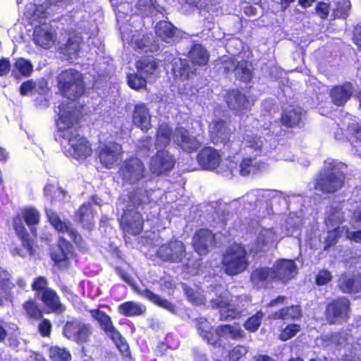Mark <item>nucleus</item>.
I'll return each mask as SVG.
<instances>
[{
	"instance_id": "e2e57ef3",
	"label": "nucleus",
	"mask_w": 361,
	"mask_h": 361,
	"mask_svg": "<svg viewBox=\"0 0 361 361\" xmlns=\"http://www.w3.org/2000/svg\"><path fill=\"white\" fill-rule=\"evenodd\" d=\"M350 7L351 4L349 0H340L337 3L334 14L338 18H345L348 16Z\"/></svg>"
},
{
	"instance_id": "423d86ee",
	"label": "nucleus",
	"mask_w": 361,
	"mask_h": 361,
	"mask_svg": "<svg viewBox=\"0 0 361 361\" xmlns=\"http://www.w3.org/2000/svg\"><path fill=\"white\" fill-rule=\"evenodd\" d=\"M223 267L226 274L235 275L245 271L248 266L246 251L239 244L229 247L222 259Z\"/></svg>"
},
{
	"instance_id": "f03ea898",
	"label": "nucleus",
	"mask_w": 361,
	"mask_h": 361,
	"mask_svg": "<svg viewBox=\"0 0 361 361\" xmlns=\"http://www.w3.org/2000/svg\"><path fill=\"white\" fill-rule=\"evenodd\" d=\"M183 288L188 300L196 305L203 304L205 300H209L212 307L220 310L222 320L240 317L250 302V298L246 295L235 298L231 296L230 293L221 285L212 288L207 297L199 292H195L185 284H183Z\"/></svg>"
},
{
	"instance_id": "a18cd8bd",
	"label": "nucleus",
	"mask_w": 361,
	"mask_h": 361,
	"mask_svg": "<svg viewBox=\"0 0 361 361\" xmlns=\"http://www.w3.org/2000/svg\"><path fill=\"white\" fill-rule=\"evenodd\" d=\"M142 294L145 298L156 305L161 307L171 313L176 312L175 306L171 302L168 301L166 299L161 298L159 295L154 294L151 290L146 289L142 293Z\"/></svg>"
},
{
	"instance_id": "0eeeda50",
	"label": "nucleus",
	"mask_w": 361,
	"mask_h": 361,
	"mask_svg": "<svg viewBox=\"0 0 361 361\" xmlns=\"http://www.w3.org/2000/svg\"><path fill=\"white\" fill-rule=\"evenodd\" d=\"M209 133L212 142L222 145L225 151L238 154L240 151V142L230 139V130L222 120H215L209 125Z\"/></svg>"
},
{
	"instance_id": "39448f33",
	"label": "nucleus",
	"mask_w": 361,
	"mask_h": 361,
	"mask_svg": "<svg viewBox=\"0 0 361 361\" xmlns=\"http://www.w3.org/2000/svg\"><path fill=\"white\" fill-rule=\"evenodd\" d=\"M345 165L333 159L325 161V172L317 180L315 188L324 192H334L340 189L344 180Z\"/></svg>"
},
{
	"instance_id": "0e129e2a",
	"label": "nucleus",
	"mask_w": 361,
	"mask_h": 361,
	"mask_svg": "<svg viewBox=\"0 0 361 361\" xmlns=\"http://www.w3.org/2000/svg\"><path fill=\"white\" fill-rule=\"evenodd\" d=\"M300 331V326L298 324H289L282 331L279 338L282 341H287L295 336Z\"/></svg>"
},
{
	"instance_id": "ddd939ff",
	"label": "nucleus",
	"mask_w": 361,
	"mask_h": 361,
	"mask_svg": "<svg viewBox=\"0 0 361 361\" xmlns=\"http://www.w3.org/2000/svg\"><path fill=\"white\" fill-rule=\"evenodd\" d=\"M63 335L68 339L78 343H84L92 334L91 327L80 321L68 322L63 331Z\"/></svg>"
},
{
	"instance_id": "7c9ffc66",
	"label": "nucleus",
	"mask_w": 361,
	"mask_h": 361,
	"mask_svg": "<svg viewBox=\"0 0 361 361\" xmlns=\"http://www.w3.org/2000/svg\"><path fill=\"white\" fill-rule=\"evenodd\" d=\"M245 336V332L240 326L238 325H222L219 326L216 330L215 338H217L220 345L219 338H232L239 340Z\"/></svg>"
},
{
	"instance_id": "69168bd1",
	"label": "nucleus",
	"mask_w": 361,
	"mask_h": 361,
	"mask_svg": "<svg viewBox=\"0 0 361 361\" xmlns=\"http://www.w3.org/2000/svg\"><path fill=\"white\" fill-rule=\"evenodd\" d=\"M349 135H351L352 137L361 142V125L354 123L348 124L347 134L345 137L346 139L351 140L352 137H350Z\"/></svg>"
},
{
	"instance_id": "bb28decb",
	"label": "nucleus",
	"mask_w": 361,
	"mask_h": 361,
	"mask_svg": "<svg viewBox=\"0 0 361 361\" xmlns=\"http://www.w3.org/2000/svg\"><path fill=\"white\" fill-rule=\"evenodd\" d=\"M251 282L257 288L267 287L271 282L276 281V275L272 268H258L252 271Z\"/></svg>"
},
{
	"instance_id": "58836bf2",
	"label": "nucleus",
	"mask_w": 361,
	"mask_h": 361,
	"mask_svg": "<svg viewBox=\"0 0 361 361\" xmlns=\"http://www.w3.org/2000/svg\"><path fill=\"white\" fill-rule=\"evenodd\" d=\"M172 130L167 123H161L157 130L156 147L157 149L166 147L171 139Z\"/></svg>"
},
{
	"instance_id": "7ed1b4c3",
	"label": "nucleus",
	"mask_w": 361,
	"mask_h": 361,
	"mask_svg": "<svg viewBox=\"0 0 361 361\" xmlns=\"http://www.w3.org/2000/svg\"><path fill=\"white\" fill-rule=\"evenodd\" d=\"M300 218L293 214L290 215L281 226L277 224L268 226L264 222L259 224L255 231L256 242L252 251L257 252L268 250L286 236L298 237L300 234Z\"/></svg>"
},
{
	"instance_id": "ea45409f",
	"label": "nucleus",
	"mask_w": 361,
	"mask_h": 361,
	"mask_svg": "<svg viewBox=\"0 0 361 361\" xmlns=\"http://www.w3.org/2000/svg\"><path fill=\"white\" fill-rule=\"evenodd\" d=\"M189 58L195 65H205L209 60L207 50L200 44L194 45L189 52Z\"/></svg>"
},
{
	"instance_id": "b1692460",
	"label": "nucleus",
	"mask_w": 361,
	"mask_h": 361,
	"mask_svg": "<svg viewBox=\"0 0 361 361\" xmlns=\"http://www.w3.org/2000/svg\"><path fill=\"white\" fill-rule=\"evenodd\" d=\"M224 68L226 72L234 71L235 77L245 82L250 81L252 78V67L250 64L245 61H242L235 64L233 59L225 61Z\"/></svg>"
},
{
	"instance_id": "5fc2aeb1",
	"label": "nucleus",
	"mask_w": 361,
	"mask_h": 361,
	"mask_svg": "<svg viewBox=\"0 0 361 361\" xmlns=\"http://www.w3.org/2000/svg\"><path fill=\"white\" fill-rule=\"evenodd\" d=\"M149 192L145 191L144 194L141 193V192L131 194L128 197L130 204L129 207L131 206L137 207L142 204H145L147 202H150L151 200Z\"/></svg>"
},
{
	"instance_id": "37998d69",
	"label": "nucleus",
	"mask_w": 361,
	"mask_h": 361,
	"mask_svg": "<svg viewBox=\"0 0 361 361\" xmlns=\"http://www.w3.org/2000/svg\"><path fill=\"white\" fill-rule=\"evenodd\" d=\"M173 70L175 77L182 80L189 78L195 73L194 68L188 64L185 60L181 59L174 62Z\"/></svg>"
},
{
	"instance_id": "9b49d317",
	"label": "nucleus",
	"mask_w": 361,
	"mask_h": 361,
	"mask_svg": "<svg viewBox=\"0 0 361 361\" xmlns=\"http://www.w3.org/2000/svg\"><path fill=\"white\" fill-rule=\"evenodd\" d=\"M157 252L163 261L177 263L185 257V247L182 241L174 240L161 245Z\"/></svg>"
},
{
	"instance_id": "4c0bfd02",
	"label": "nucleus",
	"mask_w": 361,
	"mask_h": 361,
	"mask_svg": "<svg viewBox=\"0 0 361 361\" xmlns=\"http://www.w3.org/2000/svg\"><path fill=\"white\" fill-rule=\"evenodd\" d=\"M263 168V164L255 158H244L240 164L239 172L241 176L253 174Z\"/></svg>"
},
{
	"instance_id": "774afa93",
	"label": "nucleus",
	"mask_w": 361,
	"mask_h": 361,
	"mask_svg": "<svg viewBox=\"0 0 361 361\" xmlns=\"http://www.w3.org/2000/svg\"><path fill=\"white\" fill-rule=\"evenodd\" d=\"M47 281L46 278L39 276L35 279L32 284V289L37 291L38 293H43L44 290L47 289Z\"/></svg>"
},
{
	"instance_id": "8fccbe9b",
	"label": "nucleus",
	"mask_w": 361,
	"mask_h": 361,
	"mask_svg": "<svg viewBox=\"0 0 361 361\" xmlns=\"http://www.w3.org/2000/svg\"><path fill=\"white\" fill-rule=\"evenodd\" d=\"M338 336H334L332 339L334 341L336 342L338 345H343L344 343L345 348L350 350V347H352V350L355 351H359L361 350V338L358 341L356 344H353L352 343L353 338L351 336H348L347 334H342L339 335V338H337Z\"/></svg>"
},
{
	"instance_id": "dca6fc26",
	"label": "nucleus",
	"mask_w": 361,
	"mask_h": 361,
	"mask_svg": "<svg viewBox=\"0 0 361 361\" xmlns=\"http://www.w3.org/2000/svg\"><path fill=\"white\" fill-rule=\"evenodd\" d=\"M173 140L176 145L186 152L197 151L201 143L196 137L190 135L188 131L183 128H177L173 133Z\"/></svg>"
},
{
	"instance_id": "6e6d98bb",
	"label": "nucleus",
	"mask_w": 361,
	"mask_h": 361,
	"mask_svg": "<svg viewBox=\"0 0 361 361\" xmlns=\"http://www.w3.org/2000/svg\"><path fill=\"white\" fill-rule=\"evenodd\" d=\"M264 316V314L262 311L257 312L245 322L244 327L249 331H256L259 327Z\"/></svg>"
},
{
	"instance_id": "79ce46f5",
	"label": "nucleus",
	"mask_w": 361,
	"mask_h": 361,
	"mask_svg": "<svg viewBox=\"0 0 361 361\" xmlns=\"http://www.w3.org/2000/svg\"><path fill=\"white\" fill-rule=\"evenodd\" d=\"M343 219V213L338 207L328 208L325 217L326 226L330 228L341 227L340 225Z\"/></svg>"
},
{
	"instance_id": "aec40b11",
	"label": "nucleus",
	"mask_w": 361,
	"mask_h": 361,
	"mask_svg": "<svg viewBox=\"0 0 361 361\" xmlns=\"http://www.w3.org/2000/svg\"><path fill=\"white\" fill-rule=\"evenodd\" d=\"M272 270L276 275V281H288L298 274L297 267L293 260L280 259L274 265Z\"/></svg>"
},
{
	"instance_id": "de8ad7c7",
	"label": "nucleus",
	"mask_w": 361,
	"mask_h": 361,
	"mask_svg": "<svg viewBox=\"0 0 361 361\" xmlns=\"http://www.w3.org/2000/svg\"><path fill=\"white\" fill-rule=\"evenodd\" d=\"M301 316V310L299 306H290L281 309L274 315V319L283 320L297 319Z\"/></svg>"
},
{
	"instance_id": "473e14b6",
	"label": "nucleus",
	"mask_w": 361,
	"mask_h": 361,
	"mask_svg": "<svg viewBox=\"0 0 361 361\" xmlns=\"http://www.w3.org/2000/svg\"><path fill=\"white\" fill-rule=\"evenodd\" d=\"M303 110L300 107H290L284 110L281 116L282 123L287 127H294L302 120Z\"/></svg>"
},
{
	"instance_id": "f8f14e48",
	"label": "nucleus",
	"mask_w": 361,
	"mask_h": 361,
	"mask_svg": "<svg viewBox=\"0 0 361 361\" xmlns=\"http://www.w3.org/2000/svg\"><path fill=\"white\" fill-rule=\"evenodd\" d=\"M254 97L238 90L230 91L226 97V102L229 109L238 115L250 110L254 104Z\"/></svg>"
},
{
	"instance_id": "4d7b16f0",
	"label": "nucleus",
	"mask_w": 361,
	"mask_h": 361,
	"mask_svg": "<svg viewBox=\"0 0 361 361\" xmlns=\"http://www.w3.org/2000/svg\"><path fill=\"white\" fill-rule=\"evenodd\" d=\"M23 219L26 224L31 227L37 224L39 221V212L32 207L25 208L23 211Z\"/></svg>"
},
{
	"instance_id": "c03bdc74",
	"label": "nucleus",
	"mask_w": 361,
	"mask_h": 361,
	"mask_svg": "<svg viewBox=\"0 0 361 361\" xmlns=\"http://www.w3.org/2000/svg\"><path fill=\"white\" fill-rule=\"evenodd\" d=\"M145 310L144 305L134 302H126L118 306V312L127 317L141 315Z\"/></svg>"
},
{
	"instance_id": "2eb2a0df",
	"label": "nucleus",
	"mask_w": 361,
	"mask_h": 361,
	"mask_svg": "<svg viewBox=\"0 0 361 361\" xmlns=\"http://www.w3.org/2000/svg\"><path fill=\"white\" fill-rule=\"evenodd\" d=\"M173 157L166 150H158L149 163V169L152 173L160 175L171 170L174 166Z\"/></svg>"
},
{
	"instance_id": "f3484780",
	"label": "nucleus",
	"mask_w": 361,
	"mask_h": 361,
	"mask_svg": "<svg viewBox=\"0 0 361 361\" xmlns=\"http://www.w3.org/2000/svg\"><path fill=\"white\" fill-rule=\"evenodd\" d=\"M33 40L38 46L49 49L55 43V31L50 25L42 23L35 27L33 32Z\"/></svg>"
},
{
	"instance_id": "a878e982",
	"label": "nucleus",
	"mask_w": 361,
	"mask_h": 361,
	"mask_svg": "<svg viewBox=\"0 0 361 361\" xmlns=\"http://www.w3.org/2000/svg\"><path fill=\"white\" fill-rule=\"evenodd\" d=\"M133 123L143 131H147L151 128V116L146 104L140 103L135 105Z\"/></svg>"
},
{
	"instance_id": "c85d7f7f",
	"label": "nucleus",
	"mask_w": 361,
	"mask_h": 361,
	"mask_svg": "<svg viewBox=\"0 0 361 361\" xmlns=\"http://www.w3.org/2000/svg\"><path fill=\"white\" fill-rule=\"evenodd\" d=\"M136 68L138 73L148 82L155 79L159 74L157 64L152 59H140L136 63Z\"/></svg>"
},
{
	"instance_id": "e433bc0d",
	"label": "nucleus",
	"mask_w": 361,
	"mask_h": 361,
	"mask_svg": "<svg viewBox=\"0 0 361 361\" xmlns=\"http://www.w3.org/2000/svg\"><path fill=\"white\" fill-rule=\"evenodd\" d=\"M80 43V37L74 35L68 39L64 47L61 48V51L68 59L73 60L78 56Z\"/></svg>"
},
{
	"instance_id": "052dcab7",
	"label": "nucleus",
	"mask_w": 361,
	"mask_h": 361,
	"mask_svg": "<svg viewBox=\"0 0 361 361\" xmlns=\"http://www.w3.org/2000/svg\"><path fill=\"white\" fill-rule=\"evenodd\" d=\"M44 195L47 197H50V200H61L65 195V192L54 185H47L44 189Z\"/></svg>"
},
{
	"instance_id": "4468645a",
	"label": "nucleus",
	"mask_w": 361,
	"mask_h": 361,
	"mask_svg": "<svg viewBox=\"0 0 361 361\" xmlns=\"http://www.w3.org/2000/svg\"><path fill=\"white\" fill-rule=\"evenodd\" d=\"M121 225L126 232L137 235L142 230L143 219L139 212L128 208L121 216Z\"/></svg>"
},
{
	"instance_id": "13d9d810",
	"label": "nucleus",
	"mask_w": 361,
	"mask_h": 361,
	"mask_svg": "<svg viewBox=\"0 0 361 361\" xmlns=\"http://www.w3.org/2000/svg\"><path fill=\"white\" fill-rule=\"evenodd\" d=\"M131 43L134 44L135 49L143 52L153 51L154 49L149 45V36L143 35L142 39L140 40L136 39L135 36L133 35L131 39Z\"/></svg>"
},
{
	"instance_id": "864d4df0",
	"label": "nucleus",
	"mask_w": 361,
	"mask_h": 361,
	"mask_svg": "<svg viewBox=\"0 0 361 361\" xmlns=\"http://www.w3.org/2000/svg\"><path fill=\"white\" fill-rule=\"evenodd\" d=\"M331 229V231H329L328 235L325 240V250H327L330 247L334 245L337 243L338 238H340L343 234H345V227H337Z\"/></svg>"
},
{
	"instance_id": "f257e3e1",
	"label": "nucleus",
	"mask_w": 361,
	"mask_h": 361,
	"mask_svg": "<svg viewBox=\"0 0 361 361\" xmlns=\"http://www.w3.org/2000/svg\"><path fill=\"white\" fill-rule=\"evenodd\" d=\"M57 136L61 138V144L66 155L77 160H85L92 154V148L87 140L78 132V114L70 106H59L56 110Z\"/></svg>"
},
{
	"instance_id": "09e8293b",
	"label": "nucleus",
	"mask_w": 361,
	"mask_h": 361,
	"mask_svg": "<svg viewBox=\"0 0 361 361\" xmlns=\"http://www.w3.org/2000/svg\"><path fill=\"white\" fill-rule=\"evenodd\" d=\"M48 13V10L43 5L36 6L30 4L26 6L25 15L34 20L45 18Z\"/></svg>"
},
{
	"instance_id": "4be33fe9",
	"label": "nucleus",
	"mask_w": 361,
	"mask_h": 361,
	"mask_svg": "<svg viewBox=\"0 0 361 361\" xmlns=\"http://www.w3.org/2000/svg\"><path fill=\"white\" fill-rule=\"evenodd\" d=\"M197 159L202 168L207 170H214L220 164L221 156L216 149L209 147L200 151Z\"/></svg>"
},
{
	"instance_id": "6e6552de",
	"label": "nucleus",
	"mask_w": 361,
	"mask_h": 361,
	"mask_svg": "<svg viewBox=\"0 0 361 361\" xmlns=\"http://www.w3.org/2000/svg\"><path fill=\"white\" fill-rule=\"evenodd\" d=\"M92 317L98 322L100 327L116 345L119 350L124 355L128 352V345L121 334L113 326L111 318L104 312L98 310L90 311Z\"/></svg>"
},
{
	"instance_id": "2f4dec72",
	"label": "nucleus",
	"mask_w": 361,
	"mask_h": 361,
	"mask_svg": "<svg viewBox=\"0 0 361 361\" xmlns=\"http://www.w3.org/2000/svg\"><path fill=\"white\" fill-rule=\"evenodd\" d=\"M41 300L53 312H62L65 310L60 303L56 293L51 288L44 290L41 295Z\"/></svg>"
},
{
	"instance_id": "a211bd4d",
	"label": "nucleus",
	"mask_w": 361,
	"mask_h": 361,
	"mask_svg": "<svg viewBox=\"0 0 361 361\" xmlns=\"http://www.w3.org/2000/svg\"><path fill=\"white\" fill-rule=\"evenodd\" d=\"M47 216L52 226L60 233L66 235L70 239L73 240L75 243L82 247V238L77 234L66 222L61 221L55 212L50 209H46Z\"/></svg>"
},
{
	"instance_id": "603ef678",
	"label": "nucleus",
	"mask_w": 361,
	"mask_h": 361,
	"mask_svg": "<svg viewBox=\"0 0 361 361\" xmlns=\"http://www.w3.org/2000/svg\"><path fill=\"white\" fill-rule=\"evenodd\" d=\"M49 353L53 361H69L71 357L68 350L58 346L51 347Z\"/></svg>"
},
{
	"instance_id": "412c9836",
	"label": "nucleus",
	"mask_w": 361,
	"mask_h": 361,
	"mask_svg": "<svg viewBox=\"0 0 361 361\" xmlns=\"http://www.w3.org/2000/svg\"><path fill=\"white\" fill-rule=\"evenodd\" d=\"M73 256L72 246L64 236H60L57 247L51 253L52 260L61 267H67L68 261Z\"/></svg>"
},
{
	"instance_id": "bf43d9fd",
	"label": "nucleus",
	"mask_w": 361,
	"mask_h": 361,
	"mask_svg": "<svg viewBox=\"0 0 361 361\" xmlns=\"http://www.w3.org/2000/svg\"><path fill=\"white\" fill-rule=\"evenodd\" d=\"M23 309L30 318L38 319L42 315L41 310L33 300L25 302Z\"/></svg>"
},
{
	"instance_id": "6ab92c4d",
	"label": "nucleus",
	"mask_w": 361,
	"mask_h": 361,
	"mask_svg": "<svg viewBox=\"0 0 361 361\" xmlns=\"http://www.w3.org/2000/svg\"><path fill=\"white\" fill-rule=\"evenodd\" d=\"M348 311L349 301L348 299L342 298L327 306L326 317L331 323H335L345 319L348 317Z\"/></svg>"
},
{
	"instance_id": "3c124183",
	"label": "nucleus",
	"mask_w": 361,
	"mask_h": 361,
	"mask_svg": "<svg viewBox=\"0 0 361 361\" xmlns=\"http://www.w3.org/2000/svg\"><path fill=\"white\" fill-rule=\"evenodd\" d=\"M9 277L8 271L0 267V305L3 298L7 295L8 290L13 286L9 281Z\"/></svg>"
},
{
	"instance_id": "680f3d73",
	"label": "nucleus",
	"mask_w": 361,
	"mask_h": 361,
	"mask_svg": "<svg viewBox=\"0 0 361 361\" xmlns=\"http://www.w3.org/2000/svg\"><path fill=\"white\" fill-rule=\"evenodd\" d=\"M147 80L141 75L129 74L128 75V85L135 90H139L146 86Z\"/></svg>"
},
{
	"instance_id": "a19ab883",
	"label": "nucleus",
	"mask_w": 361,
	"mask_h": 361,
	"mask_svg": "<svg viewBox=\"0 0 361 361\" xmlns=\"http://www.w3.org/2000/svg\"><path fill=\"white\" fill-rule=\"evenodd\" d=\"M33 70L32 63L23 59L20 58L16 59L12 70V74L16 78L21 76L27 77L30 75Z\"/></svg>"
},
{
	"instance_id": "20e7f679",
	"label": "nucleus",
	"mask_w": 361,
	"mask_h": 361,
	"mask_svg": "<svg viewBox=\"0 0 361 361\" xmlns=\"http://www.w3.org/2000/svg\"><path fill=\"white\" fill-rule=\"evenodd\" d=\"M58 84L63 94L66 97V100L56 106L55 111L58 110L59 106H64L65 107L70 106L73 111H75L73 103L69 100L77 98L84 92L81 73L73 69L66 70L58 76Z\"/></svg>"
},
{
	"instance_id": "9d476101",
	"label": "nucleus",
	"mask_w": 361,
	"mask_h": 361,
	"mask_svg": "<svg viewBox=\"0 0 361 361\" xmlns=\"http://www.w3.org/2000/svg\"><path fill=\"white\" fill-rule=\"evenodd\" d=\"M119 171L125 183L135 184L145 177V168L139 159L132 157L123 163Z\"/></svg>"
},
{
	"instance_id": "1a4fd4ad",
	"label": "nucleus",
	"mask_w": 361,
	"mask_h": 361,
	"mask_svg": "<svg viewBox=\"0 0 361 361\" xmlns=\"http://www.w3.org/2000/svg\"><path fill=\"white\" fill-rule=\"evenodd\" d=\"M97 157L102 165L113 169L123 158V151L120 144L115 142H101L97 149Z\"/></svg>"
},
{
	"instance_id": "338daca9",
	"label": "nucleus",
	"mask_w": 361,
	"mask_h": 361,
	"mask_svg": "<svg viewBox=\"0 0 361 361\" xmlns=\"http://www.w3.org/2000/svg\"><path fill=\"white\" fill-rule=\"evenodd\" d=\"M248 347L244 345H237L229 353L230 358L233 361H238L241 357L248 353Z\"/></svg>"
},
{
	"instance_id": "f704fd0d",
	"label": "nucleus",
	"mask_w": 361,
	"mask_h": 361,
	"mask_svg": "<svg viewBox=\"0 0 361 361\" xmlns=\"http://www.w3.org/2000/svg\"><path fill=\"white\" fill-rule=\"evenodd\" d=\"M13 226L17 235L20 238L23 246L27 250L30 255L32 254V242L29 239L24 224L20 216L13 220Z\"/></svg>"
},
{
	"instance_id": "c9c22d12",
	"label": "nucleus",
	"mask_w": 361,
	"mask_h": 361,
	"mask_svg": "<svg viewBox=\"0 0 361 361\" xmlns=\"http://www.w3.org/2000/svg\"><path fill=\"white\" fill-rule=\"evenodd\" d=\"M155 32L162 40L170 42L176 36V29L169 21H160L155 27Z\"/></svg>"
},
{
	"instance_id": "c756f323",
	"label": "nucleus",
	"mask_w": 361,
	"mask_h": 361,
	"mask_svg": "<svg viewBox=\"0 0 361 361\" xmlns=\"http://www.w3.org/2000/svg\"><path fill=\"white\" fill-rule=\"evenodd\" d=\"M353 87L350 83L336 86L331 90V97L334 103L337 106L344 104L351 97Z\"/></svg>"
},
{
	"instance_id": "5701e85b",
	"label": "nucleus",
	"mask_w": 361,
	"mask_h": 361,
	"mask_svg": "<svg viewBox=\"0 0 361 361\" xmlns=\"http://www.w3.org/2000/svg\"><path fill=\"white\" fill-rule=\"evenodd\" d=\"M264 140L257 135L248 133L243 136V140L240 143V150L243 149L245 154H252L258 156L264 152Z\"/></svg>"
},
{
	"instance_id": "393cba45",
	"label": "nucleus",
	"mask_w": 361,
	"mask_h": 361,
	"mask_svg": "<svg viewBox=\"0 0 361 361\" xmlns=\"http://www.w3.org/2000/svg\"><path fill=\"white\" fill-rule=\"evenodd\" d=\"M214 242V235L207 229L199 230L193 237L194 248L200 255H205L208 252V248L213 245Z\"/></svg>"
},
{
	"instance_id": "cd10ccee",
	"label": "nucleus",
	"mask_w": 361,
	"mask_h": 361,
	"mask_svg": "<svg viewBox=\"0 0 361 361\" xmlns=\"http://www.w3.org/2000/svg\"><path fill=\"white\" fill-rule=\"evenodd\" d=\"M338 286L343 293H358L361 290V276L360 274H343L338 279Z\"/></svg>"
},
{
	"instance_id": "49530a36",
	"label": "nucleus",
	"mask_w": 361,
	"mask_h": 361,
	"mask_svg": "<svg viewBox=\"0 0 361 361\" xmlns=\"http://www.w3.org/2000/svg\"><path fill=\"white\" fill-rule=\"evenodd\" d=\"M76 219L80 222L84 227L90 228L94 219V214L92 209V205L84 204L77 212Z\"/></svg>"
},
{
	"instance_id": "72a5a7b5",
	"label": "nucleus",
	"mask_w": 361,
	"mask_h": 361,
	"mask_svg": "<svg viewBox=\"0 0 361 361\" xmlns=\"http://www.w3.org/2000/svg\"><path fill=\"white\" fill-rule=\"evenodd\" d=\"M197 327L200 335L203 339L206 340L208 343L214 346H217L219 344L218 339L214 338L215 335L212 331V327L206 319L200 318L198 319Z\"/></svg>"
}]
</instances>
